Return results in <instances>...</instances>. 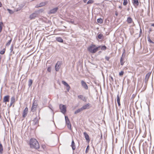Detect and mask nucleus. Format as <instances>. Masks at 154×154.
Segmentation results:
<instances>
[{"label":"nucleus","instance_id":"14","mask_svg":"<svg viewBox=\"0 0 154 154\" xmlns=\"http://www.w3.org/2000/svg\"><path fill=\"white\" fill-rule=\"evenodd\" d=\"M58 9V8H54L51 10H50L49 12L51 14L55 13L57 11Z\"/></svg>","mask_w":154,"mask_h":154},{"label":"nucleus","instance_id":"36","mask_svg":"<svg viewBox=\"0 0 154 154\" xmlns=\"http://www.w3.org/2000/svg\"><path fill=\"white\" fill-rule=\"evenodd\" d=\"M106 49V47L105 46H103L101 47V49L103 50H105Z\"/></svg>","mask_w":154,"mask_h":154},{"label":"nucleus","instance_id":"9","mask_svg":"<svg viewBox=\"0 0 154 154\" xmlns=\"http://www.w3.org/2000/svg\"><path fill=\"white\" fill-rule=\"evenodd\" d=\"M37 16V14L36 13H33L31 14L29 18L30 20H32L34 19Z\"/></svg>","mask_w":154,"mask_h":154},{"label":"nucleus","instance_id":"40","mask_svg":"<svg viewBox=\"0 0 154 154\" xmlns=\"http://www.w3.org/2000/svg\"><path fill=\"white\" fill-rule=\"evenodd\" d=\"M47 70L48 71V72H51V68L50 67H48V69H47Z\"/></svg>","mask_w":154,"mask_h":154},{"label":"nucleus","instance_id":"8","mask_svg":"<svg viewBox=\"0 0 154 154\" xmlns=\"http://www.w3.org/2000/svg\"><path fill=\"white\" fill-rule=\"evenodd\" d=\"M9 95H7L5 96L3 98V102L6 103V102H9Z\"/></svg>","mask_w":154,"mask_h":154},{"label":"nucleus","instance_id":"39","mask_svg":"<svg viewBox=\"0 0 154 154\" xmlns=\"http://www.w3.org/2000/svg\"><path fill=\"white\" fill-rule=\"evenodd\" d=\"M124 72L123 71H122L119 73V75L120 76H122L123 75Z\"/></svg>","mask_w":154,"mask_h":154},{"label":"nucleus","instance_id":"10","mask_svg":"<svg viewBox=\"0 0 154 154\" xmlns=\"http://www.w3.org/2000/svg\"><path fill=\"white\" fill-rule=\"evenodd\" d=\"M90 104L89 103H87L83 106L81 108L83 110L86 109H89V108Z\"/></svg>","mask_w":154,"mask_h":154},{"label":"nucleus","instance_id":"16","mask_svg":"<svg viewBox=\"0 0 154 154\" xmlns=\"http://www.w3.org/2000/svg\"><path fill=\"white\" fill-rule=\"evenodd\" d=\"M133 3L134 6H138L139 5V2L138 0H133Z\"/></svg>","mask_w":154,"mask_h":154},{"label":"nucleus","instance_id":"31","mask_svg":"<svg viewBox=\"0 0 154 154\" xmlns=\"http://www.w3.org/2000/svg\"><path fill=\"white\" fill-rule=\"evenodd\" d=\"M7 10L8 11L9 13L11 14H13L14 13V11L10 9H8Z\"/></svg>","mask_w":154,"mask_h":154},{"label":"nucleus","instance_id":"21","mask_svg":"<svg viewBox=\"0 0 154 154\" xmlns=\"http://www.w3.org/2000/svg\"><path fill=\"white\" fill-rule=\"evenodd\" d=\"M117 101L119 106H120V98L119 95H118L117 97Z\"/></svg>","mask_w":154,"mask_h":154},{"label":"nucleus","instance_id":"24","mask_svg":"<svg viewBox=\"0 0 154 154\" xmlns=\"http://www.w3.org/2000/svg\"><path fill=\"white\" fill-rule=\"evenodd\" d=\"M103 20L101 18H99L97 19V22L100 23H103Z\"/></svg>","mask_w":154,"mask_h":154},{"label":"nucleus","instance_id":"11","mask_svg":"<svg viewBox=\"0 0 154 154\" xmlns=\"http://www.w3.org/2000/svg\"><path fill=\"white\" fill-rule=\"evenodd\" d=\"M84 135L86 140L89 142L90 141V138L88 134L86 132H84Z\"/></svg>","mask_w":154,"mask_h":154},{"label":"nucleus","instance_id":"27","mask_svg":"<svg viewBox=\"0 0 154 154\" xmlns=\"http://www.w3.org/2000/svg\"><path fill=\"white\" fill-rule=\"evenodd\" d=\"M124 59L122 57L120 60V63L122 65H123L124 64V62H123Z\"/></svg>","mask_w":154,"mask_h":154},{"label":"nucleus","instance_id":"20","mask_svg":"<svg viewBox=\"0 0 154 154\" xmlns=\"http://www.w3.org/2000/svg\"><path fill=\"white\" fill-rule=\"evenodd\" d=\"M71 146L73 150H74L75 149V143L73 140H72V141Z\"/></svg>","mask_w":154,"mask_h":154},{"label":"nucleus","instance_id":"45","mask_svg":"<svg viewBox=\"0 0 154 154\" xmlns=\"http://www.w3.org/2000/svg\"><path fill=\"white\" fill-rule=\"evenodd\" d=\"M119 8H120V9H121L122 8V7L121 6H119Z\"/></svg>","mask_w":154,"mask_h":154},{"label":"nucleus","instance_id":"26","mask_svg":"<svg viewBox=\"0 0 154 154\" xmlns=\"http://www.w3.org/2000/svg\"><path fill=\"white\" fill-rule=\"evenodd\" d=\"M123 0V4L124 5H126L128 3V0Z\"/></svg>","mask_w":154,"mask_h":154},{"label":"nucleus","instance_id":"29","mask_svg":"<svg viewBox=\"0 0 154 154\" xmlns=\"http://www.w3.org/2000/svg\"><path fill=\"white\" fill-rule=\"evenodd\" d=\"M3 25L2 22H0V32L2 31V26Z\"/></svg>","mask_w":154,"mask_h":154},{"label":"nucleus","instance_id":"1","mask_svg":"<svg viewBox=\"0 0 154 154\" xmlns=\"http://www.w3.org/2000/svg\"><path fill=\"white\" fill-rule=\"evenodd\" d=\"M30 148L38 149L39 148V145L38 141L35 139H31L29 141Z\"/></svg>","mask_w":154,"mask_h":154},{"label":"nucleus","instance_id":"34","mask_svg":"<svg viewBox=\"0 0 154 154\" xmlns=\"http://www.w3.org/2000/svg\"><path fill=\"white\" fill-rule=\"evenodd\" d=\"M103 36V35L102 34H100L98 35V37L99 39H101L102 38Z\"/></svg>","mask_w":154,"mask_h":154},{"label":"nucleus","instance_id":"13","mask_svg":"<svg viewBox=\"0 0 154 154\" xmlns=\"http://www.w3.org/2000/svg\"><path fill=\"white\" fill-rule=\"evenodd\" d=\"M81 83L82 87L85 89H88V87L86 83L83 81H81Z\"/></svg>","mask_w":154,"mask_h":154},{"label":"nucleus","instance_id":"22","mask_svg":"<svg viewBox=\"0 0 154 154\" xmlns=\"http://www.w3.org/2000/svg\"><path fill=\"white\" fill-rule=\"evenodd\" d=\"M66 124L68 128H69V129H71V125L70 123V121L69 122H68L66 123Z\"/></svg>","mask_w":154,"mask_h":154},{"label":"nucleus","instance_id":"18","mask_svg":"<svg viewBox=\"0 0 154 154\" xmlns=\"http://www.w3.org/2000/svg\"><path fill=\"white\" fill-rule=\"evenodd\" d=\"M127 21L128 23H131L133 22L132 19L130 17H128L127 18Z\"/></svg>","mask_w":154,"mask_h":154},{"label":"nucleus","instance_id":"23","mask_svg":"<svg viewBox=\"0 0 154 154\" xmlns=\"http://www.w3.org/2000/svg\"><path fill=\"white\" fill-rule=\"evenodd\" d=\"M15 101V98L14 97H11V105Z\"/></svg>","mask_w":154,"mask_h":154},{"label":"nucleus","instance_id":"46","mask_svg":"<svg viewBox=\"0 0 154 154\" xmlns=\"http://www.w3.org/2000/svg\"><path fill=\"white\" fill-rule=\"evenodd\" d=\"M71 22L72 23H73V21H71Z\"/></svg>","mask_w":154,"mask_h":154},{"label":"nucleus","instance_id":"15","mask_svg":"<svg viewBox=\"0 0 154 154\" xmlns=\"http://www.w3.org/2000/svg\"><path fill=\"white\" fill-rule=\"evenodd\" d=\"M151 73H148L146 75L145 78V81L146 82L148 81L149 77H150Z\"/></svg>","mask_w":154,"mask_h":154},{"label":"nucleus","instance_id":"30","mask_svg":"<svg viewBox=\"0 0 154 154\" xmlns=\"http://www.w3.org/2000/svg\"><path fill=\"white\" fill-rule=\"evenodd\" d=\"M5 49H3L2 51H1L0 52V54H4L5 52Z\"/></svg>","mask_w":154,"mask_h":154},{"label":"nucleus","instance_id":"17","mask_svg":"<svg viewBox=\"0 0 154 154\" xmlns=\"http://www.w3.org/2000/svg\"><path fill=\"white\" fill-rule=\"evenodd\" d=\"M59 62H57L55 66V70L56 71H57L59 70Z\"/></svg>","mask_w":154,"mask_h":154},{"label":"nucleus","instance_id":"43","mask_svg":"<svg viewBox=\"0 0 154 154\" xmlns=\"http://www.w3.org/2000/svg\"><path fill=\"white\" fill-rule=\"evenodd\" d=\"M2 6V4L0 2V7H1Z\"/></svg>","mask_w":154,"mask_h":154},{"label":"nucleus","instance_id":"44","mask_svg":"<svg viewBox=\"0 0 154 154\" xmlns=\"http://www.w3.org/2000/svg\"><path fill=\"white\" fill-rule=\"evenodd\" d=\"M151 26L154 27V23L152 24Z\"/></svg>","mask_w":154,"mask_h":154},{"label":"nucleus","instance_id":"2","mask_svg":"<svg viewBox=\"0 0 154 154\" xmlns=\"http://www.w3.org/2000/svg\"><path fill=\"white\" fill-rule=\"evenodd\" d=\"M100 48L99 46L98 47H96L95 45H92L89 46L88 48V51L92 53H96L98 50V49Z\"/></svg>","mask_w":154,"mask_h":154},{"label":"nucleus","instance_id":"19","mask_svg":"<svg viewBox=\"0 0 154 154\" xmlns=\"http://www.w3.org/2000/svg\"><path fill=\"white\" fill-rule=\"evenodd\" d=\"M83 110H82V108H80L79 109H78L76 111H75V112L74 113L75 114H77V113H78L82 111Z\"/></svg>","mask_w":154,"mask_h":154},{"label":"nucleus","instance_id":"42","mask_svg":"<svg viewBox=\"0 0 154 154\" xmlns=\"http://www.w3.org/2000/svg\"><path fill=\"white\" fill-rule=\"evenodd\" d=\"M83 0V2L85 3H86L87 1V0Z\"/></svg>","mask_w":154,"mask_h":154},{"label":"nucleus","instance_id":"4","mask_svg":"<svg viewBox=\"0 0 154 154\" xmlns=\"http://www.w3.org/2000/svg\"><path fill=\"white\" fill-rule=\"evenodd\" d=\"M62 84L66 87V89L67 91H69L70 88L69 85L65 81H62Z\"/></svg>","mask_w":154,"mask_h":154},{"label":"nucleus","instance_id":"38","mask_svg":"<svg viewBox=\"0 0 154 154\" xmlns=\"http://www.w3.org/2000/svg\"><path fill=\"white\" fill-rule=\"evenodd\" d=\"M11 40H9V41L7 42V43L6 44V46H9V45H10V43H11Z\"/></svg>","mask_w":154,"mask_h":154},{"label":"nucleus","instance_id":"7","mask_svg":"<svg viewBox=\"0 0 154 154\" xmlns=\"http://www.w3.org/2000/svg\"><path fill=\"white\" fill-rule=\"evenodd\" d=\"M28 112V109L27 107H26L23 111V118L26 117L27 115Z\"/></svg>","mask_w":154,"mask_h":154},{"label":"nucleus","instance_id":"5","mask_svg":"<svg viewBox=\"0 0 154 154\" xmlns=\"http://www.w3.org/2000/svg\"><path fill=\"white\" fill-rule=\"evenodd\" d=\"M48 2L47 1H45L44 2H42L40 3L39 4L37 5L35 7L36 8L38 7H41L46 5L47 3Z\"/></svg>","mask_w":154,"mask_h":154},{"label":"nucleus","instance_id":"25","mask_svg":"<svg viewBox=\"0 0 154 154\" xmlns=\"http://www.w3.org/2000/svg\"><path fill=\"white\" fill-rule=\"evenodd\" d=\"M56 40L60 42H63V39L60 37H57L56 38Z\"/></svg>","mask_w":154,"mask_h":154},{"label":"nucleus","instance_id":"28","mask_svg":"<svg viewBox=\"0 0 154 154\" xmlns=\"http://www.w3.org/2000/svg\"><path fill=\"white\" fill-rule=\"evenodd\" d=\"M3 147L2 144H0V152L1 153H2V152L3 151Z\"/></svg>","mask_w":154,"mask_h":154},{"label":"nucleus","instance_id":"32","mask_svg":"<svg viewBox=\"0 0 154 154\" xmlns=\"http://www.w3.org/2000/svg\"><path fill=\"white\" fill-rule=\"evenodd\" d=\"M65 119L66 123L69 122V120L68 117L67 116H65Z\"/></svg>","mask_w":154,"mask_h":154},{"label":"nucleus","instance_id":"41","mask_svg":"<svg viewBox=\"0 0 154 154\" xmlns=\"http://www.w3.org/2000/svg\"><path fill=\"white\" fill-rule=\"evenodd\" d=\"M105 59L107 60H109V57H105Z\"/></svg>","mask_w":154,"mask_h":154},{"label":"nucleus","instance_id":"37","mask_svg":"<svg viewBox=\"0 0 154 154\" xmlns=\"http://www.w3.org/2000/svg\"><path fill=\"white\" fill-rule=\"evenodd\" d=\"M94 1L92 0H89L87 2V4H92L93 3Z\"/></svg>","mask_w":154,"mask_h":154},{"label":"nucleus","instance_id":"12","mask_svg":"<svg viewBox=\"0 0 154 154\" xmlns=\"http://www.w3.org/2000/svg\"><path fill=\"white\" fill-rule=\"evenodd\" d=\"M78 97L79 99L82 100L85 102H86L87 101V99L85 97L82 95H79Z\"/></svg>","mask_w":154,"mask_h":154},{"label":"nucleus","instance_id":"3","mask_svg":"<svg viewBox=\"0 0 154 154\" xmlns=\"http://www.w3.org/2000/svg\"><path fill=\"white\" fill-rule=\"evenodd\" d=\"M60 108L61 112L62 113L64 114L66 112V107L65 105L60 104Z\"/></svg>","mask_w":154,"mask_h":154},{"label":"nucleus","instance_id":"35","mask_svg":"<svg viewBox=\"0 0 154 154\" xmlns=\"http://www.w3.org/2000/svg\"><path fill=\"white\" fill-rule=\"evenodd\" d=\"M89 149V145H88L87 146V147L86 150V151H85L86 153H87L88 152Z\"/></svg>","mask_w":154,"mask_h":154},{"label":"nucleus","instance_id":"6","mask_svg":"<svg viewBox=\"0 0 154 154\" xmlns=\"http://www.w3.org/2000/svg\"><path fill=\"white\" fill-rule=\"evenodd\" d=\"M37 107V104L35 102V101H34L33 103L32 106V111L33 112L35 111V110H36Z\"/></svg>","mask_w":154,"mask_h":154},{"label":"nucleus","instance_id":"33","mask_svg":"<svg viewBox=\"0 0 154 154\" xmlns=\"http://www.w3.org/2000/svg\"><path fill=\"white\" fill-rule=\"evenodd\" d=\"M32 81L31 79H29V86H30L32 84Z\"/></svg>","mask_w":154,"mask_h":154}]
</instances>
